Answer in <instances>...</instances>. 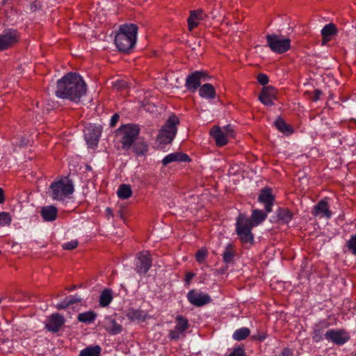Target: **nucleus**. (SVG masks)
I'll return each instance as SVG.
<instances>
[{"label": "nucleus", "instance_id": "obj_1", "mask_svg": "<svg viewBox=\"0 0 356 356\" xmlns=\"http://www.w3.org/2000/svg\"><path fill=\"white\" fill-rule=\"evenodd\" d=\"M86 90L83 78L77 73L69 72L57 81L55 95L59 98L77 102Z\"/></svg>", "mask_w": 356, "mask_h": 356}, {"label": "nucleus", "instance_id": "obj_2", "mask_svg": "<svg viewBox=\"0 0 356 356\" xmlns=\"http://www.w3.org/2000/svg\"><path fill=\"white\" fill-rule=\"evenodd\" d=\"M138 27L134 24L120 26L115 38V43L120 51L127 52L134 47L136 42Z\"/></svg>", "mask_w": 356, "mask_h": 356}, {"label": "nucleus", "instance_id": "obj_3", "mask_svg": "<svg viewBox=\"0 0 356 356\" xmlns=\"http://www.w3.org/2000/svg\"><path fill=\"white\" fill-rule=\"evenodd\" d=\"M140 133V128L136 124H127L121 125L115 132V140L118 144V149L129 151L137 139Z\"/></svg>", "mask_w": 356, "mask_h": 356}, {"label": "nucleus", "instance_id": "obj_4", "mask_svg": "<svg viewBox=\"0 0 356 356\" xmlns=\"http://www.w3.org/2000/svg\"><path fill=\"white\" fill-rule=\"evenodd\" d=\"M235 226L236 233L240 242L243 245H253L254 236L252 229L254 227L248 219V216L244 213H240L236 218Z\"/></svg>", "mask_w": 356, "mask_h": 356}, {"label": "nucleus", "instance_id": "obj_5", "mask_svg": "<svg viewBox=\"0 0 356 356\" xmlns=\"http://www.w3.org/2000/svg\"><path fill=\"white\" fill-rule=\"evenodd\" d=\"M74 192L72 181L67 178L52 182L49 186V195L54 200L63 201Z\"/></svg>", "mask_w": 356, "mask_h": 356}, {"label": "nucleus", "instance_id": "obj_6", "mask_svg": "<svg viewBox=\"0 0 356 356\" xmlns=\"http://www.w3.org/2000/svg\"><path fill=\"white\" fill-rule=\"evenodd\" d=\"M179 124L178 117L171 115L159 131L157 136L159 143L163 145L171 143L177 134Z\"/></svg>", "mask_w": 356, "mask_h": 356}, {"label": "nucleus", "instance_id": "obj_7", "mask_svg": "<svg viewBox=\"0 0 356 356\" xmlns=\"http://www.w3.org/2000/svg\"><path fill=\"white\" fill-rule=\"evenodd\" d=\"M267 46L276 54H284L291 48V40L277 34H268L266 36Z\"/></svg>", "mask_w": 356, "mask_h": 356}, {"label": "nucleus", "instance_id": "obj_8", "mask_svg": "<svg viewBox=\"0 0 356 356\" xmlns=\"http://www.w3.org/2000/svg\"><path fill=\"white\" fill-rule=\"evenodd\" d=\"M210 134L215 140L218 147H222L228 143V138L234 137V130L230 125L223 127L214 126L210 131Z\"/></svg>", "mask_w": 356, "mask_h": 356}, {"label": "nucleus", "instance_id": "obj_9", "mask_svg": "<svg viewBox=\"0 0 356 356\" xmlns=\"http://www.w3.org/2000/svg\"><path fill=\"white\" fill-rule=\"evenodd\" d=\"M152 259L148 251H142L136 254L134 260V270L140 275L146 274L152 267Z\"/></svg>", "mask_w": 356, "mask_h": 356}, {"label": "nucleus", "instance_id": "obj_10", "mask_svg": "<svg viewBox=\"0 0 356 356\" xmlns=\"http://www.w3.org/2000/svg\"><path fill=\"white\" fill-rule=\"evenodd\" d=\"M175 323V328L170 330L168 334L171 340H178L185 337V333L190 327L188 320L181 315H177L176 316Z\"/></svg>", "mask_w": 356, "mask_h": 356}, {"label": "nucleus", "instance_id": "obj_11", "mask_svg": "<svg viewBox=\"0 0 356 356\" xmlns=\"http://www.w3.org/2000/svg\"><path fill=\"white\" fill-rule=\"evenodd\" d=\"M188 301L197 307H203L212 300L211 296L206 293L196 289L189 291L186 295Z\"/></svg>", "mask_w": 356, "mask_h": 356}, {"label": "nucleus", "instance_id": "obj_12", "mask_svg": "<svg viewBox=\"0 0 356 356\" xmlns=\"http://www.w3.org/2000/svg\"><path fill=\"white\" fill-rule=\"evenodd\" d=\"M208 76L203 71H195L187 76L185 86L191 92H195L198 88H200L201 82L206 81Z\"/></svg>", "mask_w": 356, "mask_h": 356}, {"label": "nucleus", "instance_id": "obj_13", "mask_svg": "<svg viewBox=\"0 0 356 356\" xmlns=\"http://www.w3.org/2000/svg\"><path fill=\"white\" fill-rule=\"evenodd\" d=\"M325 338L336 345L342 346L349 341L350 336L343 329H331L325 333Z\"/></svg>", "mask_w": 356, "mask_h": 356}, {"label": "nucleus", "instance_id": "obj_14", "mask_svg": "<svg viewBox=\"0 0 356 356\" xmlns=\"http://www.w3.org/2000/svg\"><path fill=\"white\" fill-rule=\"evenodd\" d=\"M19 33L15 29H8L0 34V51L7 49L17 43Z\"/></svg>", "mask_w": 356, "mask_h": 356}, {"label": "nucleus", "instance_id": "obj_15", "mask_svg": "<svg viewBox=\"0 0 356 356\" xmlns=\"http://www.w3.org/2000/svg\"><path fill=\"white\" fill-rule=\"evenodd\" d=\"M258 201L264 205L266 213H270L275 202V196L273 195L272 189L269 187L262 188L260 191Z\"/></svg>", "mask_w": 356, "mask_h": 356}, {"label": "nucleus", "instance_id": "obj_16", "mask_svg": "<svg viewBox=\"0 0 356 356\" xmlns=\"http://www.w3.org/2000/svg\"><path fill=\"white\" fill-rule=\"evenodd\" d=\"M312 214L315 217L325 218L330 219L332 217V211L330 210L327 198L321 200L313 208Z\"/></svg>", "mask_w": 356, "mask_h": 356}, {"label": "nucleus", "instance_id": "obj_17", "mask_svg": "<svg viewBox=\"0 0 356 356\" xmlns=\"http://www.w3.org/2000/svg\"><path fill=\"white\" fill-rule=\"evenodd\" d=\"M277 90L273 86L264 87L259 96V99L266 106H272L274 101L277 99Z\"/></svg>", "mask_w": 356, "mask_h": 356}, {"label": "nucleus", "instance_id": "obj_18", "mask_svg": "<svg viewBox=\"0 0 356 356\" xmlns=\"http://www.w3.org/2000/svg\"><path fill=\"white\" fill-rule=\"evenodd\" d=\"M64 323V317L60 314L55 313L49 316L47 320L45 327L49 331L56 332L60 330Z\"/></svg>", "mask_w": 356, "mask_h": 356}, {"label": "nucleus", "instance_id": "obj_19", "mask_svg": "<svg viewBox=\"0 0 356 356\" xmlns=\"http://www.w3.org/2000/svg\"><path fill=\"white\" fill-rule=\"evenodd\" d=\"M329 326V323L325 319L315 323L311 333L312 340L316 343L321 341L323 339V336L325 337L323 332Z\"/></svg>", "mask_w": 356, "mask_h": 356}, {"label": "nucleus", "instance_id": "obj_20", "mask_svg": "<svg viewBox=\"0 0 356 356\" xmlns=\"http://www.w3.org/2000/svg\"><path fill=\"white\" fill-rule=\"evenodd\" d=\"M125 316L131 322H144L148 314L141 309L130 307L127 310Z\"/></svg>", "mask_w": 356, "mask_h": 356}, {"label": "nucleus", "instance_id": "obj_21", "mask_svg": "<svg viewBox=\"0 0 356 356\" xmlns=\"http://www.w3.org/2000/svg\"><path fill=\"white\" fill-rule=\"evenodd\" d=\"M101 136V130L97 127H88L85 131V138L90 145H97Z\"/></svg>", "mask_w": 356, "mask_h": 356}, {"label": "nucleus", "instance_id": "obj_22", "mask_svg": "<svg viewBox=\"0 0 356 356\" xmlns=\"http://www.w3.org/2000/svg\"><path fill=\"white\" fill-rule=\"evenodd\" d=\"M190 161L191 159L188 154L181 152H174L165 156L162 163L164 165H166L175 161L189 162Z\"/></svg>", "mask_w": 356, "mask_h": 356}, {"label": "nucleus", "instance_id": "obj_23", "mask_svg": "<svg viewBox=\"0 0 356 356\" xmlns=\"http://www.w3.org/2000/svg\"><path fill=\"white\" fill-rule=\"evenodd\" d=\"M204 16V12L201 9L191 11L190 16L187 19L188 29L192 31L195 27H197L200 23V21L203 19Z\"/></svg>", "mask_w": 356, "mask_h": 356}, {"label": "nucleus", "instance_id": "obj_24", "mask_svg": "<svg viewBox=\"0 0 356 356\" xmlns=\"http://www.w3.org/2000/svg\"><path fill=\"white\" fill-rule=\"evenodd\" d=\"M199 95L201 97L212 100L215 99L216 92L213 86L211 83H204L199 89Z\"/></svg>", "mask_w": 356, "mask_h": 356}, {"label": "nucleus", "instance_id": "obj_25", "mask_svg": "<svg viewBox=\"0 0 356 356\" xmlns=\"http://www.w3.org/2000/svg\"><path fill=\"white\" fill-rule=\"evenodd\" d=\"M41 216L45 221H54L58 216V209L54 206H47L42 208L40 211Z\"/></svg>", "mask_w": 356, "mask_h": 356}, {"label": "nucleus", "instance_id": "obj_26", "mask_svg": "<svg viewBox=\"0 0 356 356\" xmlns=\"http://www.w3.org/2000/svg\"><path fill=\"white\" fill-rule=\"evenodd\" d=\"M266 213V211L264 212L262 210L254 209L252 212L251 217H248V219L254 227H256L266 220L267 218Z\"/></svg>", "mask_w": 356, "mask_h": 356}, {"label": "nucleus", "instance_id": "obj_27", "mask_svg": "<svg viewBox=\"0 0 356 356\" xmlns=\"http://www.w3.org/2000/svg\"><path fill=\"white\" fill-rule=\"evenodd\" d=\"M337 32V28L334 24L330 23L328 24H326L321 30L323 43L325 44L326 42L330 41L331 37L332 35H336Z\"/></svg>", "mask_w": 356, "mask_h": 356}, {"label": "nucleus", "instance_id": "obj_28", "mask_svg": "<svg viewBox=\"0 0 356 356\" xmlns=\"http://www.w3.org/2000/svg\"><path fill=\"white\" fill-rule=\"evenodd\" d=\"M277 217L283 223H289L293 218V213L287 208H279L276 211Z\"/></svg>", "mask_w": 356, "mask_h": 356}, {"label": "nucleus", "instance_id": "obj_29", "mask_svg": "<svg viewBox=\"0 0 356 356\" xmlns=\"http://www.w3.org/2000/svg\"><path fill=\"white\" fill-rule=\"evenodd\" d=\"M105 329L111 334L115 335L122 332V327L115 319L108 318L106 323Z\"/></svg>", "mask_w": 356, "mask_h": 356}, {"label": "nucleus", "instance_id": "obj_30", "mask_svg": "<svg viewBox=\"0 0 356 356\" xmlns=\"http://www.w3.org/2000/svg\"><path fill=\"white\" fill-rule=\"evenodd\" d=\"M133 149L136 156H143L148 151L147 144L142 139L136 140L134 143Z\"/></svg>", "mask_w": 356, "mask_h": 356}, {"label": "nucleus", "instance_id": "obj_31", "mask_svg": "<svg viewBox=\"0 0 356 356\" xmlns=\"http://www.w3.org/2000/svg\"><path fill=\"white\" fill-rule=\"evenodd\" d=\"M112 300L113 296L111 290L109 289L103 290L99 297V305L102 307H106L109 305Z\"/></svg>", "mask_w": 356, "mask_h": 356}, {"label": "nucleus", "instance_id": "obj_32", "mask_svg": "<svg viewBox=\"0 0 356 356\" xmlns=\"http://www.w3.org/2000/svg\"><path fill=\"white\" fill-rule=\"evenodd\" d=\"M96 317L97 314L95 312H94L93 311H88L79 314L77 316V320L79 322L90 324L94 322Z\"/></svg>", "mask_w": 356, "mask_h": 356}, {"label": "nucleus", "instance_id": "obj_33", "mask_svg": "<svg viewBox=\"0 0 356 356\" xmlns=\"http://www.w3.org/2000/svg\"><path fill=\"white\" fill-rule=\"evenodd\" d=\"M100 353L99 346H88L81 350L79 356H99Z\"/></svg>", "mask_w": 356, "mask_h": 356}, {"label": "nucleus", "instance_id": "obj_34", "mask_svg": "<svg viewBox=\"0 0 356 356\" xmlns=\"http://www.w3.org/2000/svg\"><path fill=\"white\" fill-rule=\"evenodd\" d=\"M276 128L283 134L286 135L291 134L293 129L282 119L279 118L275 122Z\"/></svg>", "mask_w": 356, "mask_h": 356}, {"label": "nucleus", "instance_id": "obj_35", "mask_svg": "<svg viewBox=\"0 0 356 356\" xmlns=\"http://www.w3.org/2000/svg\"><path fill=\"white\" fill-rule=\"evenodd\" d=\"M250 334V330L248 327H241L236 330L233 334V339L236 341H242L246 339Z\"/></svg>", "mask_w": 356, "mask_h": 356}, {"label": "nucleus", "instance_id": "obj_36", "mask_svg": "<svg viewBox=\"0 0 356 356\" xmlns=\"http://www.w3.org/2000/svg\"><path fill=\"white\" fill-rule=\"evenodd\" d=\"M132 191L129 185L122 184L118 190V195L121 199H127L131 196Z\"/></svg>", "mask_w": 356, "mask_h": 356}, {"label": "nucleus", "instance_id": "obj_37", "mask_svg": "<svg viewBox=\"0 0 356 356\" xmlns=\"http://www.w3.org/2000/svg\"><path fill=\"white\" fill-rule=\"evenodd\" d=\"M234 255V252L232 245L231 244L227 245L222 254L223 261L226 264L231 263L233 261Z\"/></svg>", "mask_w": 356, "mask_h": 356}, {"label": "nucleus", "instance_id": "obj_38", "mask_svg": "<svg viewBox=\"0 0 356 356\" xmlns=\"http://www.w3.org/2000/svg\"><path fill=\"white\" fill-rule=\"evenodd\" d=\"M208 256V251L205 248H202L197 250L195 254V259L199 264H202L205 261Z\"/></svg>", "mask_w": 356, "mask_h": 356}, {"label": "nucleus", "instance_id": "obj_39", "mask_svg": "<svg viewBox=\"0 0 356 356\" xmlns=\"http://www.w3.org/2000/svg\"><path fill=\"white\" fill-rule=\"evenodd\" d=\"M347 248L353 254L356 255V234L350 236L347 242Z\"/></svg>", "mask_w": 356, "mask_h": 356}, {"label": "nucleus", "instance_id": "obj_40", "mask_svg": "<svg viewBox=\"0 0 356 356\" xmlns=\"http://www.w3.org/2000/svg\"><path fill=\"white\" fill-rule=\"evenodd\" d=\"M11 222V218L8 213L1 212L0 213V225L4 226L9 225Z\"/></svg>", "mask_w": 356, "mask_h": 356}, {"label": "nucleus", "instance_id": "obj_41", "mask_svg": "<svg viewBox=\"0 0 356 356\" xmlns=\"http://www.w3.org/2000/svg\"><path fill=\"white\" fill-rule=\"evenodd\" d=\"M78 245V241L76 240H72L71 241L65 243L63 244V248L64 250H72L75 249Z\"/></svg>", "mask_w": 356, "mask_h": 356}, {"label": "nucleus", "instance_id": "obj_42", "mask_svg": "<svg viewBox=\"0 0 356 356\" xmlns=\"http://www.w3.org/2000/svg\"><path fill=\"white\" fill-rule=\"evenodd\" d=\"M245 351L244 349L241 347H237L234 348V350L227 356H244Z\"/></svg>", "mask_w": 356, "mask_h": 356}, {"label": "nucleus", "instance_id": "obj_43", "mask_svg": "<svg viewBox=\"0 0 356 356\" xmlns=\"http://www.w3.org/2000/svg\"><path fill=\"white\" fill-rule=\"evenodd\" d=\"M257 81L261 85L265 86L268 83L269 79L266 74L261 73V74H259V75L257 76Z\"/></svg>", "mask_w": 356, "mask_h": 356}, {"label": "nucleus", "instance_id": "obj_44", "mask_svg": "<svg viewBox=\"0 0 356 356\" xmlns=\"http://www.w3.org/2000/svg\"><path fill=\"white\" fill-rule=\"evenodd\" d=\"M66 298L68 301L67 302L70 303V305H72L74 303H79V302H81L82 300V299L77 296H70L66 297Z\"/></svg>", "mask_w": 356, "mask_h": 356}, {"label": "nucleus", "instance_id": "obj_45", "mask_svg": "<svg viewBox=\"0 0 356 356\" xmlns=\"http://www.w3.org/2000/svg\"><path fill=\"white\" fill-rule=\"evenodd\" d=\"M323 95V92L319 89H315L313 92V95L311 97L312 100L316 102L320 99L321 96Z\"/></svg>", "mask_w": 356, "mask_h": 356}, {"label": "nucleus", "instance_id": "obj_46", "mask_svg": "<svg viewBox=\"0 0 356 356\" xmlns=\"http://www.w3.org/2000/svg\"><path fill=\"white\" fill-rule=\"evenodd\" d=\"M119 119H120L119 114L115 113L111 117V119L110 120V127H114L116 125V124L118 123V122L119 121Z\"/></svg>", "mask_w": 356, "mask_h": 356}, {"label": "nucleus", "instance_id": "obj_47", "mask_svg": "<svg viewBox=\"0 0 356 356\" xmlns=\"http://www.w3.org/2000/svg\"><path fill=\"white\" fill-rule=\"evenodd\" d=\"M195 274L192 272H188L184 277V282L186 284L189 285L191 280L195 277Z\"/></svg>", "mask_w": 356, "mask_h": 356}, {"label": "nucleus", "instance_id": "obj_48", "mask_svg": "<svg viewBox=\"0 0 356 356\" xmlns=\"http://www.w3.org/2000/svg\"><path fill=\"white\" fill-rule=\"evenodd\" d=\"M67 302H68V301H67V298H65V300H64L63 302H61L58 303V304L56 305V308H57L58 309H66L67 307H68L70 305V303H68Z\"/></svg>", "mask_w": 356, "mask_h": 356}, {"label": "nucleus", "instance_id": "obj_49", "mask_svg": "<svg viewBox=\"0 0 356 356\" xmlns=\"http://www.w3.org/2000/svg\"><path fill=\"white\" fill-rule=\"evenodd\" d=\"M115 86L118 89H123L127 87V83L124 81H116Z\"/></svg>", "mask_w": 356, "mask_h": 356}, {"label": "nucleus", "instance_id": "obj_50", "mask_svg": "<svg viewBox=\"0 0 356 356\" xmlns=\"http://www.w3.org/2000/svg\"><path fill=\"white\" fill-rule=\"evenodd\" d=\"M293 355V350L289 348H285L282 352V356H291Z\"/></svg>", "mask_w": 356, "mask_h": 356}, {"label": "nucleus", "instance_id": "obj_51", "mask_svg": "<svg viewBox=\"0 0 356 356\" xmlns=\"http://www.w3.org/2000/svg\"><path fill=\"white\" fill-rule=\"evenodd\" d=\"M5 200L4 193L3 189L0 187V204H2Z\"/></svg>", "mask_w": 356, "mask_h": 356}, {"label": "nucleus", "instance_id": "obj_52", "mask_svg": "<svg viewBox=\"0 0 356 356\" xmlns=\"http://www.w3.org/2000/svg\"><path fill=\"white\" fill-rule=\"evenodd\" d=\"M265 339H266V336H265V335H261V336H259V341H264V340H265Z\"/></svg>", "mask_w": 356, "mask_h": 356}, {"label": "nucleus", "instance_id": "obj_53", "mask_svg": "<svg viewBox=\"0 0 356 356\" xmlns=\"http://www.w3.org/2000/svg\"><path fill=\"white\" fill-rule=\"evenodd\" d=\"M76 289V286H73L72 287V289H70L69 290L70 291V290H73V289Z\"/></svg>", "mask_w": 356, "mask_h": 356}, {"label": "nucleus", "instance_id": "obj_54", "mask_svg": "<svg viewBox=\"0 0 356 356\" xmlns=\"http://www.w3.org/2000/svg\"><path fill=\"white\" fill-rule=\"evenodd\" d=\"M8 1V0H3V2H6V1Z\"/></svg>", "mask_w": 356, "mask_h": 356}, {"label": "nucleus", "instance_id": "obj_55", "mask_svg": "<svg viewBox=\"0 0 356 356\" xmlns=\"http://www.w3.org/2000/svg\"><path fill=\"white\" fill-rule=\"evenodd\" d=\"M1 302V299L0 298V303Z\"/></svg>", "mask_w": 356, "mask_h": 356}]
</instances>
